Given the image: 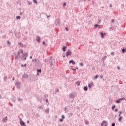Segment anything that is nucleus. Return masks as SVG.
Returning a JSON list of instances; mask_svg holds the SVG:
<instances>
[{"label":"nucleus","instance_id":"f257e3e1","mask_svg":"<svg viewBox=\"0 0 126 126\" xmlns=\"http://www.w3.org/2000/svg\"><path fill=\"white\" fill-rule=\"evenodd\" d=\"M55 23L56 25H61V20L58 18L55 20Z\"/></svg>","mask_w":126,"mask_h":126},{"label":"nucleus","instance_id":"f03ea898","mask_svg":"<svg viewBox=\"0 0 126 126\" xmlns=\"http://www.w3.org/2000/svg\"><path fill=\"white\" fill-rule=\"evenodd\" d=\"M71 50H68L66 53V57H68V56H71Z\"/></svg>","mask_w":126,"mask_h":126},{"label":"nucleus","instance_id":"7ed1b4c3","mask_svg":"<svg viewBox=\"0 0 126 126\" xmlns=\"http://www.w3.org/2000/svg\"><path fill=\"white\" fill-rule=\"evenodd\" d=\"M48 64H50L51 66L53 65V59L52 58H50L48 61Z\"/></svg>","mask_w":126,"mask_h":126},{"label":"nucleus","instance_id":"20e7f679","mask_svg":"<svg viewBox=\"0 0 126 126\" xmlns=\"http://www.w3.org/2000/svg\"><path fill=\"white\" fill-rule=\"evenodd\" d=\"M108 126V123L106 121H103L101 124V126Z\"/></svg>","mask_w":126,"mask_h":126},{"label":"nucleus","instance_id":"39448f33","mask_svg":"<svg viewBox=\"0 0 126 126\" xmlns=\"http://www.w3.org/2000/svg\"><path fill=\"white\" fill-rule=\"evenodd\" d=\"M69 98L74 99V98H75V94H69Z\"/></svg>","mask_w":126,"mask_h":126},{"label":"nucleus","instance_id":"423d86ee","mask_svg":"<svg viewBox=\"0 0 126 126\" xmlns=\"http://www.w3.org/2000/svg\"><path fill=\"white\" fill-rule=\"evenodd\" d=\"M18 55L20 57V54H23V50L20 49L19 50L18 52H17Z\"/></svg>","mask_w":126,"mask_h":126},{"label":"nucleus","instance_id":"0eeeda50","mask_svg":"<svg viewBox=\"0 0 126 126\" xmlns=\"http://www.w3.org/2000/svg\"><path fill=\"white\" fill-rule=\"evenodd\" d=\"M122 100H125V98L123 97L122 98H120L119 99L116 100V102L117 104H120V103H121V101H122Z\"/></svg>","mask_w":126,"mask_h":126},{"label":"nucleus","instance_id":"6e6552de","mask_svg":"<svg viewBox=\"0 0 126 126\" xmlns=\"http://www.w3.org/2000/svg\"><path fill=\"white\" fill-rule=\"evenodd\" d=\"M36 41L38 43H40L41 42V37L39 36H37L36 37Z\"/></svg>","mask_w":126,"mask_h":126},{"label":"nucleus","instance_id":"1a4fd4ad","mask_svg":"<svg viewBox=\"0 0 126 126\" xmlns=\"http://www.w3.org/2000/svg\"><path fill=\"white\" fill-rule=\"evenodd\" d=\"M15 85L18 88H19V87H20V83L19 82H17L15 83Z\"/></svg>","mask_w":126,"mask_h":126},{"label":"nucleus","instance_id":"9d476101","mask_svg":"<svg viewBox=\"0 0 126 126\" xmlns=\"http://www.w3.org/2000/svg\"><path fill=\"white\" fill-rule=\"evenodd\" d=\"M2 122L3 123H6V122H7V116H6L5 118H3L2 119Z\"/></svg>","mask_w":126,"mask_h":126},{"label":"nucleus","instance_id":"9b49d317","mask_svg":"<svg viewBox=\"0 0 126 126\" xmlns=\"http://www.w3.org/2000/svg\"><path fill=\"white\" fill-rule=\"evenodd\" d=\"M88 86L89 88H92V86H93V82H90V84H88Z\"/></svg>","mask_w":126,"mask_h":126},{"label":"nucleus","instance_id":"f8f14e48","mask_svg":"<svg viewBox=\"0 0 126 126\" xmlns=\"http://www.w3.org/2000/svg\"><path fill=\"white\" fill-rule=\"evenodd\" d=\"M19 59H20V56H19L17 55H15V60H16V61H18V60H19Z\"/></svg>","mask_w":126,"mask_h":126},{"label":"nucleus","instance_id":"ddd939ff","mask_svg":"<svg viewBox=\"0 0 126 126\" xmlns=\"http://www.w3.org/2000/svg\"><path fill=\"white\" fill-rule=\"evenodd\" d=\"M28 56V54L27 53L23 54V56L22 57L21 59L23 60V57H27Z\"/></svg>","mask_w":126,"mask_h":126},{"label":"nucleus","instance_id":"4468645a","mask_svg":"<svg viewBox=\"0 0 126 126\" xmlns=\"http://www.w3.org/2000/svg\"><path fill=\"white\" fill-rule=\"evenodd\" d=\"M23 78H28V75L27 74H24L23 75Z\"/></svg>","mask_w":126,"mask_h":126},{"label":"nucleus","instance_id":"2eb2a0df","mask_svg":"<svg viewBox=\"0 0 126 126\" xmlns=\"http://www.w3.org/2000/svg\"><path fill=\"white\" fill-rule=\"evenodd\" d=\"M100 35L101 36V38H104V36L106 35V33H103V32H101L100 33Z\"/></svg>","mask_w":126,"mask_h":126},{"label":"nucleus","instance_id":"dca6fc26","mask_svg":"<svg viewBox=\"0 0 126 126\" xmlns=\"http://www.w3.org/2000/svg\"><path fill=\"white\" fill-rule=\"evenodd\" d=\"M20 125L21 126H24L25 125V123H24V122L22 121H20Z\"/></svg>","mask_w":126,"mask_h":126},{"label":"nucleus","instance_id":"f3484780","mask_svg":"<svg viewBox=\"0 0 126 126\" xmlns=\"http://www.w3.org/2000/svg\"><path fill=\"white\" fill-rule=\"evenodd\" d=\"M69 63H72V64H75V62L73 61V60H71L69 62Z\"/></svg>","mask_w":126,"mask_h":126},{"label":"nucleus","instance_id":"a211bd4d","mask_svg":"<svg viewBox=\"0 0 126 126\" xmlns=\"http://www.w3.org/2000/svg\"><path fill=\"white\" fill-rule=\"evenodd\" d=\"M37 108L39 110H43V109H44V107L42 105L38 106Z\"/></svg>","mask_w":126,"mask_h":126},{"label":"nucleus","instance_id":"6ab92c4d","mask_svg":"<svg viewBox=\"0 0 126 126\" xmlns=\"http://www.w3.org/2000/svg\"><path fill=\"white\" fill-rule=\"evenodd\" d=\"M45 113H49L50 112V109L49 108H47L45 110Z\"/></svg>","mask_w":126,"mask_h":126},{"label":"nucleus","instance_id":"aec40b11","mask_svg":"<svg viewBox=\"0 0 126 126\" xmlns=\"http://www.w3.org/2000/svg\"><path fill=\"white\" fill-rule=\"evenodd\" d=\"M76 85H77V86H80V82L79 81L76 82Z\"/></svg>","mask_w":126,"mask_h":126},{"label":"nucleus","instance_id":"412c9836","mask_svg":"<svg viewBox=\"0 0 126 126\" xmlns=\"http://www.w3.org/2000/svg\"><path fill=\"white\" fill-rule=\"evenodd\" d=\"M85 125H86L87 126V125H89V122L87 120H85Z\"/></svg>","mask_w":126,"mask_h":126},{"label":"nucleus","instance_id":"4be33fe9","mask_svg":"<svg viewBox=\"0 0 126 126\" xmlns=\"http://www.w3.org/2000/svg\"><path fill=\"white\" fill-rule=\"evenodd\" d=\"M84 91H87L88 90V88L87 87H84Z\"/></svg>","mask_w":126,"mask_h":126},{"label":"nucleus","instance_id":"5701e85b","mask_svg":"<svg viewBox=\"0 0 126 126\" xmlns=\"http://www.w3.org/2000/svg\"><path fill=\"white\" fill-rule=\"evenodd\" d=\"M20 18H21V17H20V16H17L16 17V19L17 20L20 19Z\"/></svg>","mask_w":126,"mask_h":126},{"label":"nucleus","instance_id":"b1692460","mask_svg":"<svg viewBox=\"0 0 126 126\" xmlns=\"http://www.w3.org/2000/svg\"><path fill=\"white\" fill-rule=\"evenodd\" d=\"M65 49H66V46H63V52H65Z\"/></svg>","mask_w":126,"mask_h":126},{"label":"nucleus","instance_id":"393cba45","mask_svg":"<svg viewBox=\"0 0 126 126\" xmlns=\"http://www.w3.org/2000/svg\"><path fill=\"white\" fill-rule=\"evenodd\" d=\"M122 119H123L122 116L120 117L119 118V121L120 122H122Z\"/></svg>","mask_w":126,"mask_h":126},{"label":"nucleus","instance_id":"a878e982","mask_svg":"<svg viewBox=\"0 0 126 126\" xmlns=\"http://www.w3.org/2000/svg\"><path fill=\"white\" fill-rule=\"evenodd\" d=\"M115 108H116V105H114L112 107V110H115Z\"/></svg>","mask_w":126,"mask_h":126},{"label":"nucleus","instance_id":"bb28decb","mask_svg":"<svg viewBox=\"0 0 126 126\" xmlns=\"http://www.w3.org/2000/svg\"><path fill=\"white\" fill-rule=\"evenodd\" d=\"M99 77V75H97L94 77V79H97Z\"/></svg>","mask_w":126,"mask_h":126},{"label":"nucleus","instance_id":"cd10ccee","mask_svg":"<svg viewBox=\"0 0 126 126\" xmlns=\"http://www.w3.org/2000/svg\"><path fill=\"white\" fill-rule=\"evenodd\" d=\"M34 2H35L36 4H38V1H37V0H33Z\"/></svg>","mask_w":126,"mask_h":126},{"label":"nucleus","instance_id":"c85d7f7f","mask_svg":"<svg viewBox=\"0 0 126 126\" xmlns=\"http://www.w3.org/2000/svg\"><path fill=\"white\" fill-rule=\"evenodd\" d=\"M125 52H126V50L125 49H122V53H125Z\"/></svg>","mask_w":126,"mask_h":126},{"label":"nucleus","instance_id":"c756f323","mask_svg":"<svg viewBox=\"0 0 126 126\" xmlns=\"http://www.w3.org/2000/svg\"><path fill=\"white\" fill-rule=\"evenodd\" d=\"M79 64L81 65V66H83L84 65L83 63H80Z\"/></svg>","mask_w":126,"mask_h":126},{"label":"nucleus","instance_id":"7c9ffc66","mask_svg":"<svg viewBox=\"0 0 126 126\" xmlns=\"http://www.w3.org/2000/svg\"><path fill=\"white\" fill-rule=\"evenodd\" d=\"M111 55H112V56H114L115 55V52H111Z\"/></svg>","mask_w":126,"mask_h":126},{"label":"nucleus","instance_id":"2f4dec72","mask_svg":"<svg viewBox=\"0 0 126 126\" xmlns=\"http://www.w3.org/2000/svg\"><path fill=\"white\" fill-rule=\"evenodd\" d=\"M41 69L37 70V72H41Z\"/></svg>","mask_w":126,"mask_h":126},{"label":"nucleus","instance_id":"473e14b6","mask_svg":"<svg viewBox=\"0 0 126 126\" xmlns=\"http://www.w3.org/2000/svg\"><path fill=\"white\" fill-rule=\"evenodd\" d=\"M65 5H66V3L64 2L63 3V6H65Z\"/></svg>","mask_w":126,"mask_h":126},{"label":"nucleus","instance_id":"72a5a7b5","mask_svg":"<svg viewBox=\"0 0 126 126\" xmlns=\"http://www.w3.org/2000/svg\"><path fill=\"white\" fill-rule=\"evenodd\" d=\"M42 44H43V45H45L46 44V42H45V41H43L42 42Z\"/></svg>","mask_w":126,"mask_h":126},{"label":"nucleus","instance_id":"f704fd0d","mask_svg":"<svg viewBox=\"0 0 126 126\" xmlns=\"http://www.w3.org/2000/svg\"><path fill=\"white\" fill-rule=\"evenodd\" d=\"M60 122H63V119H61L60 120Z\"/></svg>","mask_w":126,"mask_h":126},{"label":"nucleus","instance_id":"c9c22d12","mask_svg":"<svg viewBox=\"0 0 126 126\" xmlns=\"http://www.w3.org/2000/svg\"><path fill=\"white\" fill-rule=\"evenodd\" d=\"M55 92H59V89H57Z\"/></svg>","mask_w":126,"mask_h":126},{"label":"nucleus","instance_id":"e433bc0d","mask_svg":"<svg viewBox=\"0 0 126 126\" xmlns=\"http://www.w3.org/2000/svg\"><path fill=\"white\" fill-rule=\"evenodd\" d=\"M98 25H95L94 27H95V28H97V27H98Z\"/></svg>","mask_w":126,"mask_h":126},{"label":"nucleus","instance_id":"4c0bfd02","mask_svg":"<svg viewBox=\"0 0 126 126\" xmlns=\"http://www.w3.org/2000/svg\"><path fill=\"white\" fill-rule=\"evenodd\" d=\"M62 117L63 119H64V115H62Z\"/></svg>","mask_w":126,"mask_h":126},{"label":"nucleus","instance_id":"58836bf2","mask_svg":"<svg viewBox=\"0 0 126 126\" xmlns=\"http://www.w3.org/2000/svg\"><path fill=\"white\" fill-rule=\"evenodd\" d=\"M65 29L66 31H68V28H65Z\"/></svg>","mask_w":126,"mask_h":126},{"label":"nucleus","instance_id":"ea45409f","mask_svg":"<svg viewBox=\"0 0 126 126\" xmlns=\"http://www.w3.org/2000/svg\"><path fill=\"white\" fill-rule=\"evenodd\" d=\"M7 78L6 77H4V80H6Z\"/></svg>","mask_w":126,"mask_h":126},{"label":"nucleus","instance_id":"a19ab883","mask_svg":"<svg viewBox=\"0 0 126 126\" xmlns=\"http://www.w3.org/2000/svg\"><path fill=\"white\" fill-rule=\"evenodd\" d=\"M117 68H118L119 70L121 69V68L120 67V66H118L117 67Z\"/></svg>","mask_w":126,"mask_h":126},{"label":"nucleus","instance_id":"79ce46f5","mask_svg":"<svg viewBox=\"0 0 126 126\" xmlns=\"http://www.w3.org/2000/svg\"><path fill=\"white\" fill-rule=\"evenodd\" d=\"M107 56H105L104 58H102L103 60H105V59H106Z\"/></svg>","mask_w":126,"mask_h":126},{"label":"nucleus","instance_id":"37998d69","mask_svg":"<svg viewBox=\"0 0 126 126\" xmlns=\"http://www.w3.org/2000/svg\"><path fill=\"white\" fill-rule=\"evenodd\" d=\"M7 44H9V45H10V42H9V41H7Z\"/></svg>","mask_w":126,"mask_h":126},{"label":"nucleus","instance_id":"c03bdc74","mask_svg":"<svg viewBox=\"0 0 126 126\" xmlns=\"http://www.w3.org/2000/svg\"><path fill=\"white\" fill-rule=\"evenodd\" d=\"M29 4L30 5V4H32V2H28Z\"/></svg>","mask_w":126,"mask_h":126},{"label":"nucleus","instance_id":"a18cd8bd","mask_svg":"<svg viewBox=\"0 0 126 126\" xmlns=\"http://www.w3.org/2000/svg\"><path fill=\"white\" fill-rule=\"evenodd\" d=\"M115 126V123H113V124H112V126Z\"/></svg>","mask_w":126,"mask_h":126},{"label":"nucleus","instance_id":"49530a36","mask_svg":"<svg viewBox=\"0 0 126 126\" xmlns=\"http://www.w3.org/2000/svg\"><path fill=\"white\" fill-rule=\"evenodd\" d=\"M118 108H116V109H115V112H118Z\"/></svg>","mask_w":126,"mask_h":126},{"label":"nucleus","instance_id":"de8ad7c7","mask_svg":"<svg viewBox=\"0 0 126 126\" xmlns=\"http://www.w3.org/2000/svg\"><path fill=\"white\" fill-rule=\"evenodd\" d=\"M26 58L27 57H25L24 58H23V60H24V61H26Z\"/></svg>","mask_w":126,"mask_h":126},{"label":"nucleus","instance_id":"09e8293b","mask_svg":"<svg viewBox=\"0 0 126 126\" xmlns=\"http://www.w3.org/2000/svg\"><path fill=\"white\" fill-rule=\"evenodd\" d=\"M27 64H25L24 65V66L25 67H26V66H27Z\"/></svg>","mask_w":126,"mask_h":126},{"label":"nucleus","instance_id":"8fccbe9b","mask_svg":"<svg viewBox=\"0 0 126 126\" xmlns=\"http://www.w3.org/2000/svg\"><path fill=\"white\" fill-rule=\"evenodd\" d=\"M21 66L22 67H24V65H23V64H22Z\"/></svg>","mask_w":126,"mask_h":126},{"label":"nucleus","instance_id":"3c124183","mask_svg":"<svg viewBox=\"0 0 126 126\" xmlns=\"http://www.w3.org/2000/svg\"><path fill=\"white\" fill-rule=\"evenodd\" d=\"M72 70H74V71H75V70H76V69H73V68H72Z\"/></svg>","mask_w":126,"mask_h":126},{"label":"nucleus","instance_id":"603ef678","mask_svg":"<svg viewBox=\"0 0 126 126\" xmlns=\"http://www.w3.org/2000/svg\"><path fill=\"white\" fill-rule=\"evenodd\" d=\"M19 101H22V99H20V98H19L18 99Z\"/></svg>","mask_w":126,"mask_h":126},{"label":"nucleus","instance_id":"864d4df0","mask_svg":"<svg viewBox=\"0 0 126 126\" xmlns=\"http://www.w3.org/2000/svg\"><path fill=\"white\" fill-rule=\"evenodd\" d=\"M113 6V5H112L111 4H110V7H112Z\"/></svg>","mask_w":126,"mask_h":126},{"label":"nucleus","instance_id":"5fc2aeb1","mask_svg":"<svg viewBox=\"0 0 126 126\" xmlns=\"http://www.w3.org/2000/svg\"><path fill=\"white\" fill-rule=\"evenodd\" d=\"M112 22H115V20L114 19L112 20Z\"/></svg>","mask_w":126,"mask_h":126},{"label":"nucleus","instance_id":"6e6d98bb","mask_svg":"<svg viewBox=\"0 0 126 126\" xmlns=\"http://www.w3.org/2000/svg\"><path fill=\"white\" fill-rule=\"evenodd\" d=\"M46 102H49V100H48V99H46Z\"/></svg>","mask_w":126,"mask_h":126},{"label":"nucleus","instance_id":"4d7b16f0","mask_svg":"<svg viewBox=\"0 0 126 126\" xmlns=\"http://www.w3.org/2000/svg\"><path fill=\"white\" fill-rule=\"evenodd\" d=\"M47 96H48L47 94H45L44 95V97H47Z\"/></svg>","mask_w":126,"mask_h":126},{"label":"nucleus","instance_id":"13d9d810","mask_svg":"<svg viewBox=\"0 0 126 126\" xmlns=\"http://www.w3.org/2000/svg\"><path fill=\"white\" fill-rule=\"evenodd\" d=\"M19 45H22V43H21V42H19Z\"/></svg>","mask_w":126,"mask_h":126},{"label":"nucleus","instance_id":"bf43d9fd","mask_svg":"<svg viewBox=\"0 0 126 126\" xmlns=\"http://www.w3.org/2000/svg\"><path fill=\"white\" fill-rule=\"evenodd\" d=\"M119 114H120V115H121V114H123V112L121 111Z\"/></svg>","mask_w":126,"mask_h":126},{"label":"nucleus","instance_id":"052dcab7","mask_svg":"<svg viewBox=\"0 0 126 126\" xmlns=\"http://www.w3.org/2000/svg\"><path fill=\"white\" fill-rule=\"evenodd\" d=\"M100 78H103V75H100Z\"/></svg>","mask_w":126,"mask_h":126},{"label":"nucleus","instance_id":"680f3d73","mask_svg":"<svg viewBox=\"0 0 126 126\" xmlns=\"http://www.w3.org/2000/svg\"><path fill=\"white\" fill-rule=\"evenodd\" d=\"M34 62H35V63H37V59H35Z\"/></svg>","mask_w":126,"mask_h":126},{"label":"nucleus","instance_id":"e2e57ef3","mask_svg":"<svg viewBox=\"0 0 126 126\" xmlns=\"http://www.w3.org/2000/svg\"><path fill=\"white\" fill-rule=\"evenodd\" d=\"M49 17H51V16H50V15L47 16V18H49Z\"/></svg>","mask_w":126,"mask_h":126},{"label":"nucleus","instance_id":"0e129e2a","mask_svg":"<svg viewBox=\"0 0 126 126\" xmlns=\"http://www.w3.org/2000/svg\"><path fill=\"white\" fill-rule=\"evenodd\" d=\"M119 117H122V116H121V114H120V113H119Z\"/></svg>","mask_w":126,"mask_h":126},{"label":"nucleus","instance_id":"69168bd1","mask_svg":"<svg viewBox=\"0 0 126 126\" xmlns=\"http://www.w3.org/2000/svg\"><path fill=\"white\" fill-rule=\"evenodd\" d=\"M22 14H23V13H22V12H20V15H22Z\"/></svg>","mask_w":126,"mask_h":126},{"label":"nucleus","instance_id":"338daca9","mask_svg":"<svg viewBox=\"0 0 126 126\" xmlns=\"http://www.w3.org/2000/svg\"><path fill=\"white\" fill-rule=\"evenodd\" d=\"M32 62H35V60L32 59Z\"/></svg>","mask_w":126,"mask_h":126},{"label":"nucleus","instance_id":"774afa93","mask_svg":"<svg viewBox=\"0 0 126 126\" xmlns=\"http://www.w3.org/2000/svg\"><path fill=\"white\" fill-rule=\"evenodd\" d=\"M12 79H13V80H14V77H13V78H12Z\"/></svg>","mask_w":126,"mask_h":126}]
</instances>
